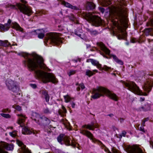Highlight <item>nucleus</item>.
<instances>
[{
	"label": "nucleus",
	"instance_id": "603ef678",
	"mask_svg": "<svg viewBox=\"0 0 153 153\" xmlns=\"http://www.w3.org/2000/svg\"><path fill=\"white\" fill-rule=\"evenodd\" d=\"M131 42L132 43H135L136 42L135 39L134 38L132 39L131 40Z\"/></svg>",
	"mask_w": 153,
	"mask_h": 153
},
{
	"label": "nucleus",
	"instance_id": "39448f33",
	"mask_svg": "<svg viewBox=\"0 0 153 153\" xmlns=\"http://www.w3.org/2000/svg\"><path fill=\"white\" fill-rule=\"evenodd\" d=\"M123 83L132 92L138 95L141 94V91L139 87L134 82H124Z\"/></svg>",
	"mask_w": 153,
	"mask_h": 153
},
{
	"label": "nucleus",
	"instance_id": "4468645a",
	"mask_svg": "<svg viewBox=\"0 0 153 153\" xmlns=\"http://www.w3.org/2000/svg\"><path fill=\"white\" fill-rule=\"evenodd\" d=\"M31 117L32 119L39 124L41 123L42 120V118L40 117V115L36 112H33L32 113Z\"/></svg>",
	"mask_w": 153,
	"mask_h": 153
},
{
	"label": "nucleus",
	"instance_id": "5701e85b",
	"mask_svg": "<svg viewBox=\"0 0 153 153\" xmlns=\"http://www.w3.org/2000/svg\"><path fill=\"white\" fill-rule=\"evenodd\" d=\"M111 4L110 0H102L101 4L103 6H107Z\"/></svg>",
	"mask_w": 153,
	"mask_h": 153
},
{
	"label": "nucleus",
	"instance_id": "2f4dec72",
	"mask_svg": "<svg viewBox=\"0 0 153 153\" xmlns=\"http://www.w3.org/2000/svg\"><path fill=\"white\" fill-rule=\"evenodd\" d=\"M87 30L90 32L91 34L93 35H96L98 34V32L96 30H91L88 29H87Z\"/></svg>",
	"mask_w": 153,
	"mask_h": 153
},
{
	"label": "nucleus",
	"instance_id": "79ce46f5",
	"mask_svg": "<svg viewBox=\"0 0 153 153\" xmlns=\"http://www.w3.org/2000/svg\"><path fill=\"white\" fill-rule=\"evenodd\" d=\"M14 108L16 110H17L18 111H21L22 109L21 107L18 105L15 106L14 107Z\"/></svg>",
	"mask_w": 153,
	"mask_h": 153
},
{
	"label": "nucleus",
	"instance_id": "de8ad7c7",
	"mask_svg": "<svg viewBox=\"0 0 153 153\" xmlns=\"http://www.w3.org/2000/svg\"><path fill=\"white\" fill-rule=\"evenodd\" d=\"M4 25L0 24V31L2 32L4 31V30L3 28Z\"/></svg>",
	"mask_w": 153,
	"mask_h": 153
},
{
	"label": "nucleus",
	"instance_id": "f704fd0d",
	"mask_svg": "<svg viewBox=\"0 0 153 153\" xmlns=\"http://www.w3.org/2000/svg\"><path fill=\"white\" fill-rule=\"evenodd\" d=\"M43 112L45 114H50L51 112V111L48 108H44L43 111Z\"/></svg>",
	"mask_w": 153,
	"mask_h": 153
},
{
	"label": "nucleus",
	"instance_id": "2eb2a0df",
	"mask_svg": "<svg viewBox=\"0 0 153 153\" xmlns=\"http://www.w3.org/2000/svg\"><path fill=\"white\" fill-rule=\"evenodd\" d=\"M97 45L100 47L101 50L103 51L106 54H109L110 52V50L105 47L102 42H100L97 43Z\"/></svg>",
	"mask_w": 153,
	"mask_h": 153
},
{
	"label": "nucleus",
	"instance_id": "393cba45",
	"mask_svg": "<svg viewBox=\"0 0 153 153\" xmlns=\"http://www.w3.org/2000/svg\"><path fill=\"white\" fill-rule=\"evenodd\" d=\"M22 132L24 134H30L32 133V131L26 127H24L22 129Z\"/></svg>",
	"mask_w": 153,
	"mask_h": 153
},
{
	"label": "nucleus",
	"instance_id": "a19ab883",
	"mask_svg": "<svg viewBox=\"0 0 153 153\" xmlns=\"http://www.w3.org/2000/svg\"><path fill=\"white\" fill-rule=\"evenodd\" d=\"M40 92L41 94L44 95V96L48 94V92L45 90H41L40 91Z\"/></svg>",
	"mask_w": 153,
	"mask_h": 153
},
{
	"label": "nucleus",
	"instance_id": "c756f323",
	"mask_svg": "<svg viewBox=\"0 0 153 153\" xmlns=\"http://www.w3.org/2000/svg\"><path fill=\"white\" fill-rule=\"evenodd\" d=\"M126 36V33L125 32L121 34H120L118 36L119 39H124Z\"/></svg>",
	"mask_w": 153,
	"mask_h": 153
},
{
	"label": "nucleus",
	"instance_id": "1a4fd4ad",
	"mask_svg": "<svg viewBox=\"0 0 153 153\" xmlns=\"http://www.w3.org/2000/svg\"><path fill=\"white\" fill-rule=\"evenodd\" d=\"M70 139L68 136H67L63 134H60L57 137L58 141L60 143H61L62 141H63L65 144L68 146L72 145L74 146L75 145V143H74L72 141H71V143L70 142Z\"/></svg>",
	"mask_w": 153,
	"mask_h": 153
},
{
	"label": "nucleus",
	"instance_id": "ddd939ff",
	"mask_svg": "<svg viewBox=\"0 0 153 153\" xmlns=\"http://www.w3.org/2000/svg\"><path fill=\"white\" fill-rule=\"evenodd\" d=\"M17 115L19 117L17 123L20 125L21 126L23 127L24 126V122L26 119L27 118L25 115L23 114H18Z\"/></svg>",
	"mask_w": 153,
	"mask_h": 153
},
{
	"label": "nucleus",
	"instance_id": "c03bdc74",
	"mask_svg": "<svg viewBox=\"0 0 153 153\" xmlns=\"http://www.w3.org/2000/svg\"><path fill=\"white\" fill-rule=\"evenodd\" d=\"M45 99L46 102H48L49 101L50 99V97L47 94L45 96Z\"/></svg>",
	"mask_w": 153,
	"mask_h": 153
},
{
	"label": "nucleus",
	"instance_id": "e2e57ef3",
	"mask_svg": "<svg viewBox=\"0 0 153 153\" xmlns=\"http://www.w3.org/2000/svg\"><path fill=\"white\" fill-rule=\"evenodd\" d=\"M76 34L77 35H78L79 37H81V35L80 34H78L76 33Z\"/></svg>",
	"mask_w": 153,
	"mask_h": 153
},
{
	"label": "nucleus",
	"instance_id": "7ed1b4c3",
	"mask_svg": "<svg viewBox=\"0 0 153 153\" xmlns=\"http://www.w3.org/2000/svg\"><path fill=\"white\" fill-rule=\"evenodd\" d=\"M93 93L94 94L92 96V98L94 99L98 98L105 94L109 98L115 101H117L119 99L118 97L115 94L103 87H99L96 89H94Z\"/></svg>",
	"mask_w": 153,
	"mask_h": 153
},
{
	"label": "nucleus",
	"instance_id": "a878e982",
	"mask_svg": "<svg viewBox=\"0 0 153 153\" xmlns=\"http://www.w3.org/2000/svg\"><path fill=\"white\" fill-rule=\"evenodd\" d=\"M10 45V43L7 40H5L4 41L0 40V46H3L5 47H7L9 46Z\"/></svg>",
	"mask_w": 153,
	"mask_h": 153
},
{
	"label": "nucleus",
	"instance_id": "6e6552de",
	"mask_svg": "<svg viewBox=\"0 0 153 153\" xmlns=\"http://www.w3.org/2000/svg\"><path fill=\"white\" fill-rule=\"evenodd\" d=\"M47 40L55 44L58 45L61 42L58 34L56 33H50L47 35Z\"/></svg>",
	"mask_w": 153,
	"mask_h": 153
},
{
	"label": "nucleus",
	"instance_id": "4c0bfd02",
	"mask_svg": "<svg viewBox=\"0 0 153 153\" xmlns=\"http://www.w3.org/2000/svg\"><path fill=\"white\" fill-rule=\"evenodd\" d=\"M0 114L3 117L6 118H10V115L8 114L1 113Z\"/></svg>",
	"mask_w": 153,
	"mask_h": 153
},
{
	"label": "nucleus",
	"instance_id": "37998d69",
	"mask_svg": "<svg viewBox=\"0 0 153 153\" xmlns=\"http://www.w3.org/2000/svg\"><path fill=\"white\" fill-rule=\"evenodd\" d=\"M10 135L13 137H15L17 135V133L16 131L10 133Z\"/></svg>",
	"mask_w": 153,
	"mask_h": 153
},
{
	"label": "nucleus",
	"instance_id": "423d86ee",
	"mask_svg": "<svg viewBox=\"0 0 153 153\" xmlns=\"http://www.w3.org/2000/svg\"><path fill=\"white\" fill-rule=\"evenodd\" d=\"M11 21L10 19L8 20L7 22L4 25L3 28L4 29V31H5L8 30L10 26L13 29H15L17 30H18L21 32H22L23 29L16 22H13L11 23Z\"/></svg>",
	"mask_w": 153,
	"mask_h": 153
},
{
	"label": "nucleus",
	"instance_id": "9b49d317",
	"mask_svg": "<svg viewBox=\"0 0 153 153\" xmlns=\"http://www.w3.org/2000/svg\"><path fill=\"white\" fill-rule=\"evenodd\" d=\"M6 84L9 89L14 92H16L19 90V89L16 86L14 82L11 80H7Z\"/></svg>",
	"mask_w": 153,
	"mask_h": 153
},
{
	"label": "nucleus",
	"instance_id": "0e129e2a",
	"mask_svg": "<svg viewBox=\"0 0 153 153\" xmlns=\"http://www.w3.org/2000/svg\"><path fill=\"white\" fill-rule=\"evenodd\" d=\"M143 95L144 96H147V94L146 93H144Z\"/></svg>",
	"mask_w": 153,
	"mask_h": 153
},
{
	"label": "nucleus",
	"instance_id": "6e6d98bb",
	"mask_svg": "<svg viewBox=\"0 0 153 153\" xmlns=\"http://www.w3.org/2000/svg\"><path fill=\"white\" fill-rule=\"evenodd\" d=\"M149 119L148 118H146L144 119L143 121H144V122H145L146 121L148 120Z\"/></svg>",
	"mask_w": 153,
	"mask_h": 153
},
{
	"label": "nucleus",
	"instance_id": "4d7b16f0",
	"mask_svg": "<svg viewBox=\"0 0 153 153\" xmlns=\"http://www.w3.org/2000/svg\"><path fill=\"white\" fill-rule=\"evenodd\" d=\"M140 101H143L145 100V98H140Z\"/></svg>",
	"mask_w": 153,
	"mask_h": 153
},
{
	"label": "nucleus",
	"instance_id": "f257e3e1",
	"mask_svg": "<svg viewBox=\"0 0 153 153\" xmlns=\"http://www.w3.org/2000/svg\"><path fill=\"white\" fill-rule=\"evenodd\" d=\"M124 1H123L120 3L117 7L114 6L109 7L110 16L111 18L118 19L119 20L121 25L118 24L117 21H115L113 22L114 25L116 26L118 29L122 33L123 32V26H125L127 22L126 11L122 5H123Z\"/></svg>",
	"mask_w": 153,
	"mask_h": 153
},
{
	"label": "nucleus",
	"instance_id": "f8f14e48",
	"mask_svg": "<svg viewBox=\"0 0 153 153\" xmlns=\"http://www.w3.org/2000/svg\"><path fill=\"white\" fill-rule=\"evenodd\" d=\"M92 24L95 26L100 25L102 24V20L99 17L96 16H93L91 21Z\"/></svg>",
	"mask_w": 153,
	"mask_h": 153
},
{
	"label": "nucleus",
	"instance_id": "09e8293b",
	"mask_svg": "<svg viewBox=\"0 0 153 153\" xmlns=\"http://www.w3.org/2000/svg\"><path fill=\"white\" fill-rule=\"evenodd\" d=\"M20 0L21 2L23 3L22 4H27V2L25 0Z\"/></svg>",
	"mask_w": 153,
	"mask_h": 153
},
{
	"label": "nucleus",
	"instance_id": "58836bf2",
	"mask_svg": "<svg viewBox=\"0 0 153 153\" xmlns=\"http://www.w3.org/2000/svg\"><path fill=\"white\" fill-rule=\"evenodd\" d=\"M62 110H63L62 111V110H59L58 111V113H59V114L62 116L63 115L62 113H65L67 112L66 109V111H65L64 109H63Z\"/></svg>",
	"mask_w": 153,
	"mask_h": 153
},
{
	"label": "nucleus",
	"instance_id": "f03ea898",
	"mask_svg": "<svg viewBox=\"0 0 153 153\" xmlns=\"http://www.w3.org/2000/svg\"><path fill=\"white\" fill-rule=\"evenodd\" d=\"M27 66L30 71H34L38 67L43 69L46 68V65L43 62L42 57L37 54H35L33 58H28L27 61ZM26 62V61H25Z\"/></svg>",
	"mask_w": 153,
	"mask_h": 153
},
{
	"label": "nucleus",
	"instance_id": "9d476101",
	"mask_svg": "<svg viewBox=\"0 0 153 153\" xmlns=\"http://www.w3.org/2000/svg\"><path fill=\"white\" fill-rule=\"evenodd\" d=\"M4 149L7 150H12L13 149V146L12 144L3 142L0 144V153H8Z\"/></svg>",
	"mask_w": 153,
	"mask_h": 153
},
{
	"label": "nucleus",
	"instance_id": "f3484780",
	"mask_svg": "<svg viewBox=\"0 0 153 153\" xmlns=\"http://www.w3.org/2000/svg\"><path fill=\"white\" fill-rule=\"evenodd\" d=\"M99 127L98 124L95 125L93 123H91V124L85 125L82 126V128H86L89 130H94L95 128Z\"/></svg>",
	"mask_w": 153,
	"mask_h": 153
},
{
	"label": "nucleus",
	"instance_id": "473e14b6",
	"mask_svg": "<svg viewBox=\"0 0 153 153\" xmlns=\"http://www.w3.org/2000/svg\"><path fill=\"white\" fill-rule=\"evenodd\" d=\"M79 85V87H78L76 88V90L78 91H79L80 90V87H81V88L82 90L84 89L85 88V85H84V84L83 83L80 84Z\"/></svg>",
	"mask_w": 153,
	"mask_h": 153
},
{
	"label": "nucleus",
	"instance_id": "412c9836",
	"mask_svg": "<svg viewBox=\"0 0 153 153\" xmlns=\"http://www.w3.org/2000/svg\"><path fill=\"white\" fill-rule=\"evenodd\" d=\"M98 71L97 70L95 69L92 71H91L90 70H87L86 71V75L89 77H90L94 74H95V73H98Z\"/></svg>",
	"mask_w": 153,
	"mask_h": 153
},
{
	"label": "nucleus",
	"instance_id": "8fccbe9b",
	"mask_svg": "<svg viewBox=\"0 0 153 153\" xmlns=\"http://www.w3.org/2000/svg\"><path fill=\"white\" fill-rule=\"evenodd\" d=\"M100 10L102 13H103L105 11V9L102 8H100Z\"/></svg>",
	"mask_w": 153,
	"mask_h": 153
},
{
	"label": "nucleus",
	"instance_id": "680f3d73",
	"mask_svg": "<svg viewBox=\"0 0 153 153\" xmlns=\"http://www.w3.org/2000/svg\"><path fill=\"white\" fill-rule=\"evenodd\" d=\"M108 115L110 117H112L113 116V114H109Z\"/></svg>",
	"mask_w": 153,
	"mask_h": 153
},
{
	"label": "nucleus",
	"instance_id": "052dcab7",
	"mask_svg": "<svg viewBox=\"0 0 153 153\" xmlns=\"http://www.w3.org/2000/svg\"><path fill=\"white\" fill-rule=\"evenodd\" d=\"M145 122H144V121H143L142 123V125H143V126H145Z\"/></svg>",
	"mask_w": 153,
	"mask_h": 153
},
{
	"label": "nucleus",
	"instance_id": "20e7f679",
	"mask_svg": "<svg viewBox=\"0 0 153 153\" xmlns=\"http://www.w3.org/2000/svg\"><path fill=\"white\" fill-rule=\"evenodd\" d=\"M35 73L38 77L42 79L44 83L52 82L55 83L58 82L54 75L51 73H45L39 70L36 71Z\"/></svg>",
	"mask_w": 153,
	"mask_h": 153
},
{
	"label": "nucleus",
	"instance_id": "bf43d9fd",
	"mask_svg": "<svg viewBox=\"0 0 153 153\" xmlns=\"http://www.w3.org/2000/svg\"><path fill=\"white\" fill-rule=\"evenodd\" d=\"M140 130L141 131H143V132H145L144 130V129L143 128H140Z\"/></svg>",
	"mask_w": 153,
	"mask_h": 153
},
{
	"label": "nucleus",
	"instance_id": "0eeeda50",
	"mask_svg": "<svg viewBox=\"0 0 153 153\" xmlns=\"http://www.w3.org/2000/svg\"><path fill=\"white\" fill-rule=\"evenodd\" d=\"M16 6L18 7L21 12L29 16L33 13L31 8L28 6L20 3L16 4Z\"/></svg>",
	"mask_w": 153,
	"mask_h": 153
},
{
	"label": "nucleus",
	"instance_id": "69168bd1",
	"mask_svg": "<svg viewBox=\"0 0 153 153\" xmlns=\"http://www.w3.org/2000/svg\"><path fill=\"white\" fill-rule=\"evenodd\" d=\"M120 121L121 122V121H123V119H122V118H120Z\"/></svg>",
	"mask_w": 153,
	"mask_h": 153
},
{
	"label": "nucleus",
	"instance_id": "cd10ccee",
	"mask_svg": "<svg viewBox=\"0 0 153 153\" xmlns=\"http://www.w3.org/2000/svg\"><path fill=\"white\" fill-rule=\"evenodd\" d=\"M87 7H89L90 9H94L95 7V5L91 2H88L87 3Z\"/></svg>",
	"mask_w": 153,
	"mask_h": 153
},
{
	"label": "nucleus",
	"instance_id": "13d9d810",
	"mask_svg": "<svg viewBox=\"0 0 153 153\" xmlns=\"http://www.w3.org/2000/svg\"><path fill=\"white\" fill-rule=\"evenodd\" d=\"M62 110L64 109L65 111H66V109L65 107L63 105H62Z\"/></svg>",
	"mask_w": 153,
	"mask_h": 153
},
{
	"label": "nucleus",
	"instance_id": "72a5a7b5",
	"mask_svg": "<svg viewBox=\"0 0 153 153\" xmlns=\"http://www.w3.org/2000/svg\"><path fill=\"white\" fill-rule=\"evenodd\" d=\"M111 69V68L108 67L106 65H104L103 67L99 69L100 70H104L105 71H107Z\"/></svg>",
	"mask_w": 153,
	"mask_h": 153
},
{
	"label": "nucleus",
	"instance_id": "5fc2aeb1",
	"mask_svg": "<svg viewBox=\"0 0 153 153\" xmlns=\"http://www.w3.org/2000/svg\"><path fill=\"white\" fill-rule=\"evenodd\" d=\"M31 85L33 88H35L36 87V85L35 84H31Z\"/></svg>",
	"mask_w": 153,
	"mask_h": 153
},
{
	"label": "nucleus",
	"instance_id": "a211bd4d",
	"mask_svg": "<svg viewBox=\"0 0 153 153\" xmlns=\"http://www.w3.org/2000/svg\"><path fill=\"white\" fill-rule=\"evenodd\" d=\"M17 143L19 146H22V148L23 153H31V152L27 149L26 148V146L23 144V143L19 140H16Z\"/></svg>",
	"mask_w": 153,
	"mask_h": 153
},
{
	"label": "nucleus",
	"instance_id": "e433bc0d",
	"mask_svg": "<svg viewBox=\"0 0 153 153\" xmlns=\"http://www.w3.org/2000/svg\"><path fill=\"white\" fill-rule=\"evenodd\" d=\"M7 7L10 8L11 9H16V5L11 4H8L6 5Z\"/></svg>",
	"mask_w": 153,
	"mask_h": 153
},
{
	"label": "nucleus",
	"instance_id": "7c9ffc66",
	"mask_svg": "<svg viewBox=\"0 0 153 153\" xmlns=\"http://www.w3.org/2000/svg\"><path fill=\"white\" fill-rule=\"evenodd\" d=\"M42 121H43L46 124H49L50 123V120L46 117H45L43 120L42 119L41 122V123Z\"/></svg>",
	"mask_w": 153,
	"mask_h": 153
},
{
	"label": "nucleus",
	"instance_id": "4be33fe9",
	"mask_svg": "<svg viewBox=\"0 0 153 153\" xmlns=\"http://www.w3.org/2000/svg\"><path fill=\"white\" fill-rule=\"evenodd\" d=\"M151 85L149 84V82H147L146 83L143 87V88L144 89V91L147 92H149L151 90Z\"/></svg>",
	"mask_w": 153,
	"mask_h": 153
},
{
	"label": "nucleus",
	"instance_id": "c85d7f7f",
	"mask_svg": "<svg viewBox=\"0 0 153 153\" xmlns=\"http://www.w3.org/2000/svg\"><path fill=\"white\" fill-rule=\"evenodd\" d=\"M64 97L65 99V102H69L71 99H73L72 98H71L70 96L68 95L64 96Z\"/></svg>",
	"mask_w": 153,
	"mask_h": 153
},
{
	"label": "nucleus",
	"instance_id": "338daca9",
	"mask_svg": "<svg viewBox=\"0 0 153 153\" xmlns=\"http://www.w3.org/2000/svg\"><path fill=\"white\" fill-rule=\"evenodd\" d=\"M107 153H111V152H110L109 151H108L107 152Z\"/></svg>",
	"mask_w": 153,
	"mask_h": 153
},
{
	"label": "nucleus",
	"instance_id": "b1692460",
	"mask_svg": "<svg viewBox=\"0 0 153 153\" xmlns=\"http://www.w3.org/2000/svg\"><path fill=\"white\" fill-rule=\"evenodd\" d=\"M91 63L93 65L96 66L98 68H101V65L99 63V62L93 59Z\"/></svg>",
	"mask_w": 153,
	"mask_h": 153
},
{
	"label": "nucleus",
	"instance_id": "aec40b11",
	"mask_svg": "<svg viewBox=\"0 0 153 153\" xmlns=\"http://www.w3.org/2000/svg\"><path fill=\"white\" fill-rule=\"evenodd\" d=\"M82 16L86 20L90 22H91L92 19V17L93 16L91 14L89 13H84Z\"/></svg>",
	"mask_w": 153,
	"mask_h": 153
},
{
	"label": "nucleus",
	"instance_id": "a18cd8bd",
	"mask_svg": "<svg viewBox=\"0 0 153 153\" xmlns=\"http://www.w3.org/2000/svg\"><path fill=\"white\" fill-rule=\"evenodd\" d=\"M111 151L113 153H119L118 151L114 148H112Z\"/></svg>",
	"mask_w": 153,
	"mask_h": 153
},
{
	"label": "nucleus",
	"instance_id": "6ab92c4d",
	"mask_svg": "<svg viewBox=\"0 0 153 153\" xmlns=\"http://www.w3.org/2000/svg\"><path fill=\"white\" fill-rule=\"evenodd\" d=\"M36 32L37 34L38 35V37L39 39H43L45 36V32L43 29L37 30L34 31Z\"/></svg>",
	"mask_w": 153,
	"mask_h": 153
},
{
	"label": "nucleus",
	"instance_id": "c9c22d12",
	"mask_svg": "<svg viewBox=\"0 0 153 153\" xmlns=\"http://www.w3.org/2000/svg\"><path fill=\"white\" fill-rule=\"evenodd\" d=\"M76 72V70H71L68 73V74L69 76H70L71 75L75 74Z\"/></svg>",
	"mask_w": 153,
	"mask_h": 153
},
{
	"label": "nucleus",
	"instance_id": "ea45409f",
	"mask_svg": "<svg viewBox=\"0 0 153 153\" xmlns=\"http://www.w3.org/2000/svg\"><path fill=\"white\" fill-rule=\"evenodd\" d=\"M22 56L25 59H27V58L29 57L30 55L27 53H22Z\"/></svg>",
	"mask_w": 153,
	"mask_h": 153
},
{
	"label": "nucleus",
	"instance_id": "bb28decb",
	"mask_svg": "<svg viewBox=\"0 0 153 153\" xmlns=\"http://www.w3.org/2000/svg\"><path fill=\"white\" fill-rule=\"evenodd\" d=\"M112 57L115 61L117 62L121 65H123V62H122L121 60L119 59L116 56L113 55H112Z\"/></svg>",
	"mask_w": 153,
	"mask_h": 153
},
{
	"label": "nucleus",
	"instance_id": "49530a36",
	"mask_svg": "<svg viewBox=\"0 0 153 153\" xmlns=\"http://www.w3.org/2000/svg\"><path fill=\"white\" fill-rule=\"evenodd\" d=\"M2 111L3 112H10V110L8 108H6L3 109Z\"/></svg>",
	"mask_w": 153,
	"mask_h": 153
},
{
	"label": "nucleus",
	"instance_id": "864d4df0",
	"mask_svg": "<svg viewBox=\"0 0 153 153\" xmlns=\"http://www.w3.org/2000/svg\"><path fill=\"white\" fill-rule=\"evenodd\" d=\"M71 106H72V108H74L75 106V103L74 102H72V103H71Z\"/></svg>",
	"mask_w": 153,
	"mask_h": 153
},
{
	"label": "nucleus",
	"instance_id": "dca6fc26",
	"mask_svg": "<svg viewBox=\"0 0 153 153\" xmlns=\"http://www.w3.org/2000/svg\"><path fill=\"white\" fill-rule=\"evenodd\" d=\"M80 133L86 136L91 139H92L93 138V134L89 131L82 129H80Z\"/></svg>",
	"mask_w": 153,
	"mask_h": 153
},
{
	"label": "nucleus",
	"instance_id": "774afa93",
	"mask_svg": "<svg viewBox=\"0 0 153 153\" xmlns=\"http://www.w3.org/2000/svg\"><path fill=\"white\" fill-rule=\"evenodd\" d=\"M79 85V84L78 83H76V85Z\"/></svg>",
	"mask_w": 153,
	"mask_h": 153
},
{
	"label": "nucleus",
	"instance_id": "3c124183",
	"mask_svg": "<svg viewBox=\"0 0 153 153\" xmlns=\"http://www.w3.org/2000/svg\"><path fill=\"white\" fill-rule=\"evenodd\" d=\"M93 59H88L86 60V62H91Z\"/></svg>",
	"mask_w": 153,
	"mask_h": 153
}]
</instances>
